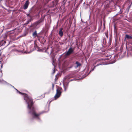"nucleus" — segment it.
<instances>
[{"label":"nucleus","instance_id":"28","mask_svg":"<svg viewBox=\"0 0 132 132\" xmlns=\"http://www.w3.org/2000/svg\"><path fill=\"white\" fill-rule=\"evenodd\" d=\"M49 1H50V0H48V1H47V2H48Z\"/></svg>","mask_w":132,"mask_h":132},{"label":"nucleus","instance_id":"30","mask_svg":"<svg viewBox=\"0 0 132 132\" xmlns=\"http://www.w3.org/2000/svg\"><path fill=\"white\" fill-rule=\"evenodd\" d=\"M1 54H0V56H1Z\"/></svg>","mask_w":132,"mask_h":132},{"label":"nucleus","instance_id":"1","mask_svg":"<svg viewBox=\"0 0 132 132\" xmlns=\"http://www.w3.org/2000/svg\"><path fill=\"white\" fill-rule=\"evenodd\" d=\"M11 86L13 87L16 91L17 93L22 95H23L24 99L27 104V108L28 109L29 113L34 118L36 119L38 121H40L39 116L44 112H46L49 111L48 108L47 110L43 111L42 112L37 114L36 112L35 108L33 106V103L32 98L30 97H29L28 95L25 94H24L19 92L18 89H16L12 86ZM48 108V107H47Z\"/></svg>","mask_w":132,"mask_h":132},{"label":"nucleus","instance_id":"17","mask_svg":"<svg viewBox=\"0 0 132 132\" xmlns=\"http://www.w3.org/2000/svg\"><path fill=\"white\" fill-rule=\"evenodd\" d=\"M96 67V66H95H95L94 67V68H93L92 69H91V71L90 72H89V73H88V74H87V75H86V76H85V77L86 76H87L90 73V72L91 71H93L94 70V69Z\"/></svg>","mask_w":132,"mask_h":132},{"label":"nucleus","instance_id":"13","mask_svg":"<svg viewBox=\"0 0 132 132\" xmlns=\"http://www.w3.org/2000/svg\"><path fill=\"white\" fill-rule=\"evenodd\" d=\"M127 38L128 39H132V37L128 35H126L125 39Z\"/></svg>","mask_w":132,"mask_h":132},{"label":"nucleus","instance_id":"6","mask_svg":"<svg viewBox=\"0 0 132 132\" xmlns=\"http://www.w3.org/2000/svg\"><path fill=\"white\" fill-rule=\"evenodd\" d=\"M29 1L28 0H27L25 2V3L24 5L23 9L24 10L26 9L27 8L29 5Z\"/></svg>","mask_w":132,"mask_h":132},{"label":"nucleus","instance_id":"10","mask_svg":"<svg viewBox=\"0 0 132 132\" xmlns=\"http://www.w3.org/2000/svg\"><path fill=\"white\" fill-rule=\"evenodd\" d=\"M6 43V41L3 40L0 41V47L2 46L5 45Z\"/></svg>","mask_w":132,"mask_h":132},{"label":"nucleus","instance_id":"20","mask_svg":"<svg viewBox=\"0 0 132 132\" xmlns=\"http://www.w3.org/2000/svg\"><path fill=\"white\" fill-rule=\"evenodd\" d=\"M121 11V10L120 9V11ZM121 13H122V12H121L120 11L119 12H118V13L116 15H118V14H121Z\"/></svg>","mask_w":132,"mask_h":132},{"label":"nucleus","instance_id":"23","mask_svg":"<svg viewBox=\"0 0 132 132\" xmlns=\"http://www.w3.org/2000/svg\"><path fill=\"white\" fill-rule=\"evenodd\" d=\"M2 79H0V82L2 83Z\"/></svg>","mask_w":132,"mask_h":132},{"label":"nucleus","instance_id":"9","mask_svg":"<svg viewBox=\"0 0 132 132\" xmlns=\"http://www.w3.org/2000/svg\"><path fill=\"white\" fill-rule=\"evenodd\" d=\"M62 30L63 29L62 28H60L59 29V34L61 37H62L63 35V33L62 31Z\"/></svg>","mask_w":132,"mask_h":132},{"label":"nucleus","instance_id":"4","mask_svg":"<svg viewBox=\"0 0 132 132\" xmlns=\"http://www.w3.org/2000/svg\"><path fill=\"white\" fill-rule=\"evenodd\" d=\"M97 37V35L96 34H93L91 35L90 39L91 42H95L96 41Z\"/></svg>","mask_w":132,"mask_h":132},{"label":"nucleus","instance_id":"8","mask_svg":"<svg viewBox=\"0 0 132 132\" xmlns=\"http://www.w3.org/2000/svg\"><path fill=\"white\" fill-rule=\"evenodd\" d=\"M103 59H99L97 60L94 63L93 65H95L96 63H101V62L103 61Z\"/></svg>","mask_w":132,"mask_h":132},{"label":"nucleus","instance_id":"32","mask_svg":"<svg viewBox=\"0 0 132 132\" xmlns=\"http://www.w3.org/2000/svg\"><path fill=\"white\" fill-rule=\"evenodd\" d=\"M85 4V3H84V4Z\"/></svg>","mask_w":132,"mask_h":132},{"label":"nucleus","instance_id":"15","mask_svg":"<svg viewBox=\"0 0 132 132\" xmlns=\"http://www.w3.org/2000/svg\"><path fill=\"white\" fill-rule=\"evenodd\" d=\"M32 8H31V9L30 11H29V13H27V14H26V15H27L29 17V18H32V16H31L30 15V11H31V10H32Z\"/></svg>","mask_w":132,"mask_h":132},{"label":"nucleus","instance_id":"3","mask_svg":"<svg viewBox=\"0 0 132 132\" xmlns=\"http://www.w3.org/2000/svg\"><path fill=\"white\" fill-rule=\"evenodd\" d=\"M62 90V88L60 87H59L56 89V93L54 96L55 99V100L59 98L61 95L62 93L61 90Z\"/></svg>","mask_w":132,"mask_h":132},{"label":"nucleus","instance_id":"18","mask_svg":"<svg viewBox=\"0 0 132 132\" xmlns=\"http://www.w3.org/2000/svg\"><path fill=\"white\" fill-rule=\"evenodd\" d=\"M102 64L101 63H98V64H97L96 65H95V66H96V67L98 66L101 65H102V64L105 65V64Z\"/></svg>","mask_w":132,"mask_h":132},{"label":"nucleus","instance_id":"25","mask_svg":"<svg viewBox=\"0 0 132 132\" xmlns=\"http://www.w3.org/2000/svg\"><path fill=\"white\" fill-rule=\"evenodd\" d=\"M126 53V52H124V54H125V53Z\"/></svg>","mask_w":132,"mask_h":132},{"label":"nucleus","instance_id":"16","mask_svg":"<svg viewBox=\"0 0 132 132\" xmlns=\"http://www.w3.org/2000/svg\"><path fill=\"white\" fill-rule=\"evenodd\" d=\"M41 22V21H37V22H36L35 24H36V26H37L38 24H39L40 22Z\"/></svg>","mask_w":132,"mask_h":132},{"label":"nucleus","instance_id":"12","mask_svg":"<svg viewBox=\"0 0 132 132\" xmlns=\"http://www.w3.org/2000/svg\"><path fill=\"white\" fill-rule=\"evenodd\" d=\"M32 18H30L26 22V23H24V24L25 25L28 24L30 22H31V21H32Z\"/></svg>","mask_w":132,"mask_h":132},{"label":"nucleus","instance_id":"26","mask_svg":"<svg viewBox=\"0 0 132 132\" xmlns=\"http://www.w3.org/2000/svg\"><path fill=\"white\" fill-rule=\"evenodd\" d=\"M19 37H17V39H18V38H19Z\"/></svg>","mask_w":132,"mask_h":132},{"label":"nucleus","instance_id":"19","mask_svg":"<svg viewBox=\"0 0 132 132\" xmlns=\"http://www.w3.org/2000/svg\"><path fill=\"white\" fill-rule=\"evenodd\" d=\"M102 64L101 63H98V64H97L96 65H95V66H96V67L98 66L101 65H102V64L105 65V64Z\"/></svg>","mask_w":132,"mask_h":132},{"label":"nucleus","instance_id":"31","mask_svg":"<svg viewBox=\"0 0 132 132\" xmlns=\"http://www.w3.org/2000/svg\"><path fill=\"white\" fill-rule=\"evenodd\" d=\"M30 53V52H28V53Z\"/></svg>","mask_w":132,"mask_h":132},{"label":"nucleus","instance_id":"5","mask_svg":"<svg viewBox=\"0 0 132 132\" xmlns=\"http://www.w3.org/2000/svg\"><path fill=\"white\" fill-rule=\"evenodd\" d=\"M73 52V50L71 47H70L68 51L65 53V55L67 56L71 54Z\"/></svg>","mask_w":132,"mask_h":132},{"label":"nucleus","instance_id":"24","mask_svg":"<svg viewBox=\"0 0 132 132\" xmlns=\"http://www.w3.org/2000/svg\"><path fill=\"white\" fill-rule=\"evenodd\" d=\"M53 70L54 71L53 73H54L55 72V70H54L53 69Z\"/></svg>","mask_w":132,"mask_h":132},{"label":"nucleus","instance_id":"21","mask_svg":"<svg viewBox=\"0 0 132 132\" xmlns=\"http://www.w3.org/2000/svg\"><path fill=\"white\" fill-rule=\"evenodd\" d=\"M52 88L53 89V88H54V85L53 84H52Z\"/></svg>","mask_w":132,"mask_h":132},{"label":"nucleus","instance_id":"29","mask_svg":"<svg viewBox=\"0 0 132 132\" xmlns=\"http://www.w3.org/2000/svg\"><path fill=\"white\" fill-rule=\"evenodd\" d=\"M2 75H1V77H2Z\"/></svg>","mask_w":132,"mask_h":132},{"label":"nucleus","instance_id":"11","mask_svg":"<svg viewBox=\"0 0 132 132\" xmlns=\"http://www.w3.org/2000/svg\"><path fill=\"white\" fill-rule=\"evenodd\" d=\"M32 36L34 38H35L37 36L36 30H35L34 32L33 33Z\"/></svg>","mask_w":132,"mask_h":132},{"label":"nucleus","instance_id":"27","mask_svg":"<svg viewBox=\"0 0 132 132\" xmlns=\"http://www.w3.org/2000/svg\"><path fill=\"white\" fill-rule=\"evenodd\" d=\"M129 10V8L128 9V11Z\"/></svg>","mask_w":132,"mask_h":132},{"label":"nucleus","instance_id":"14","mask_svg":"<svg viewBox=\"0 0 132 132\" xmlns=\"http://www.w3.org/2000/svg\"><path fill=\"white\" fill-rule=\"evenodd\" d=\"M2 83L3 84H6L7 85H11V86H12L11 84L7 83L6 81L4 80L3 79H2Z\"/></svg>","mask_w":132,"mask_h":132},{"label":"nucleus","instance_id":"2","mask_svg":"<svg viewBox=\"0 0 132 132\" xmlns=\"http://www.w3.org/2000/svg\"><path fill=\"white\" fill-rule=\"evenodd\" d=\"M73 80H69V76H66L65 77L63 80V83L65 91H66V87L68 85L69 82Z\"/></svg>","mask_w":132,"mask_h":132},{"label":"nucleus","instance_id":"22","mask_svg":"<svg viewBox=\"0 0 132 132\" xmlns=\"http://www.w3.org/2000/svg\"><path fill=\"white\" fill-rule=\"evenodd\" d=\"M49 93V92H46L45 93H44V95H45V94H48Z\"/></svg>","mask_w":132,"mask_h":132},{"label":"nucleus","instance_id":"7","mask_svg":"<svg viewBox=\"0 0 132 132\" xmlns=\"http://www.w3.org/2000/svg\"><path fill=\"white\" fill-rule=\"evenodd\" d=\"M74 65L75 68L76 69L78 67H79L81 65V64L77 61L76 62Z\"/></svg>","mask_w":132,"mask_h":132}]
</instances>
